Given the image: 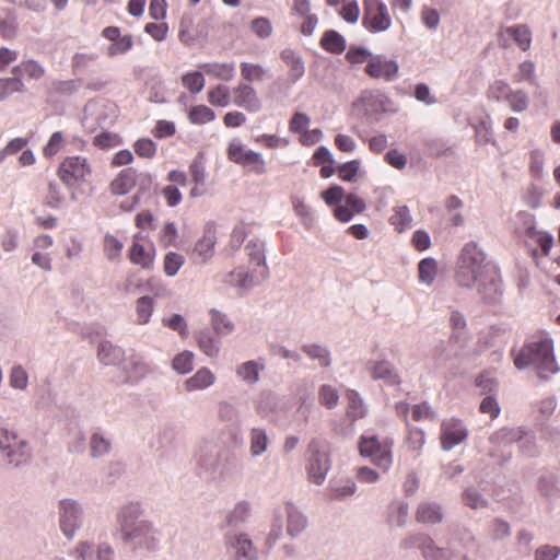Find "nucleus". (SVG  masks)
<instances>
[{"instance_id": "obj_1", "label": "nucleus", "mask_w": 560, "mask_h": 560, "mask_svg": "<svg viewBox=\"0 0 560 560\" xmlns=\"http://www.w3.org/2000/svg\"><path fill=\"white\" fill-rule=\"evenodd\" d=\"M512 354L517 370L533 368L537 376L545 382L560 370L551 338L546 337L537 341L525 342L517 352L513 350Z\"/></svg>"}, {"instance_id": "obj_2", "label": "nucleus", "mask_w": 560, "mask_h": 560, "mask_svg": "<svg viewBox=\"0 0 560 560\" xmlns=\"http://www.w3.org/2000/svg\"><path fill=\"white\" fill-rule=\"evenodd\" d=\"M495 266L487 261L483 249L474 241L466 243L456 261L455 282L458 287L472 289Z\"/></svg>"}, {"instance_id": "obj_3", "label": "nucleus", "mask_w": 560, "mask_h": 560, "mask_svg": "<svg viewBox=\"0 0 560 560\" xmlns=\"http://www.w3.org/2000/svg\"><path fill=\"white\" fill-rule=\"evenodd\" d=\"M117 118V106L104 98H97L89 102L84 107V115L82 118V125L90 131H96V128H101V132L97 133L93 140H115L109 133L105 132V129L112 125Z\"/></svg>"}, {"instance_id": "obj_4", "label": "nucleus", "mask_w": 560, "mask_h": 560, "mask_svg": "<svg viewBox=\"0 0 560 560\" xmlns=\"http://www.w3.org/2000/svg\"><path fill=\"white\" fill-rule=\"evenodd\" d=\"M306 471L311 482L320 486L331 469V455L326 440L311 439L307 445Z\"/></svg>"}, {"instance_id": "obj_5", "label": "nucleus", "mask_w": 560, "mask_h": 560, "mask_svg": "<svg viewBox=\"0 0 560 560\" xmlns=\"http://www.w3.org/2000/svg\"><path fill=\"white\" fill-rule=\"evenodd\" d=\"M397 110L392 98L381 91L365 90L353 103V113L369 121H377L383 114H393Z\"/></svg>"}, {"instance_id": "obj_6", "label": "nucleus", "mask_w": 560, "mask_h": 560, "mask_svg": "<svg viewBox=\"0 0 560 560\" xmlns=\"http://www.w3.org/2000/svg\"><path fill=\"white\" fill-rule=\"evenodd\" d=\"M31 448L25 440L0 427V464L5 467H20L28 463Z\"/></svg>"}, {"instance_id": "obj_7", "label": "nucleus", "mask_w": 560, "mask_h": 560, "mask_svg": "<svg viewBox=\"0 0 560 560\" xmlns=\"http://www.w3.org/2000/svg\"><path fill=\"white\" fill-rule=\"evenodd\" d=\"M359 451L362 457H369L383 471H388L393 465V441H380L374 434H362L359 439Z\"/></svg>"}, {"instance_id": "obj_8", "label": "nucleus", "mask_w": 560, "mask_h": 560, "mask_svg": "<svg viewBox=\"0 0 560 560\" xmlns=\"http://www.w3.org/2000/svg\"><path fill=\"white\" fill-rule=\"evenodd\" d=\"M362 25L373 34L386 32L392 26L386 3L382 0H363Z\"/></svg>"}, {"instance_id": "obj_9", "label": "nucleus", "mask_w": 560, "mask_h": 560, "mask_svg": "<svg viewBox=\"0 0 560 560\" xmlns=\"http://www.w3.org/2000/svg\"><path fill=\"white\" fill-rule=\"evenodd\" d=\"M91 170L85 159L69 156L58 167V177L69 188L73 189L86 180Z\"/></svg>"}, {"instance_id": "obj_10", "label": "nucleus", "mask_w": 560, "mask_h": 560, "mask_svg": "<svg viewBox=\"0 0 560 560\" xmlns=\"http://www.w3.org/2000/svg\"><path fill=\"white\" fill-rule=\"evenodd\" d=\"M224 545L232 560L258 559V550L246 534L228 530L224 535Z\"/></svg>"}, {"instance_id": "obj_11", "label": "nucleus", "mask_w": 560, "mask_h": 560, "mask_svg": "<svg viewBox=\"0 0 560 560\" xmlns=\"http://www.w3.org/2000/svg\"><path fill=\"white\" fill-rule=\"evenodd\" d=\"M83 523V510L80 503L72 499L59 502V525L63 535L71 539Z\"/></svg>"}, {"instance_id": "obj_12", "label": "nucleus", "mask_w": 560, "mask_h": 560, "mask_svg": "<svg viewBox=\"0 0 560 560\" xmlns=\"http://www.w3.org/2000/svg\"><path fill=\"white\" fill-rule=\"evenodd\" d=\"M125 544L131 545L133 548H144L154 550L158 548L159 540L151 522H141L133 526L127 533L121 535Z\"/></svg>"}, {"instance_id": "obj_13", "label": "nucleus", "mask_w": 560, "mask_h": 560, "mask_svg": "<svg viewBox=\"0 0 560 560\" xmlns=\"http://www.w3.org/2000/svg\"><path fill=\"white\" fill-rule=\"evenodd\" d=\"M478 294L489 305L499 304L503 298V283L499 268L490 269L483 279L477 281Z\"/></svg>"}, {"instance_id": "obj_14", "label": "nucleus", "mask_w": 560, "mask_h": 560, "mask_svg": "<svg viewBox=\"0 0 560 560\" xmlns=\"http://www.w3.org/2000/svg\"><path fill=\"white\" fill-rule=\"evenodd\" d=\"M229 159L257 175L266 172V165L261 155L253 150H245L241 143L231 142Z\"/></svg>"}, {"instance_id": "obj_15", "label": "nucleus", "mask_w": 560, "mask_h": 560, "mask_svg": "<svg viewBox=\"0 0 560 560\" xmlns=\"http://www.w3.org/2000/svg\"><path fill=\"white\" fill-rule=\"evenodd\" d=\"M468 438V429L462 420L452 418L444 420L441 425V446L448 452Z\"/></svg>"}, {"instance_id": "obj_16", "label": "nucleus", "mask_w": 560, "mask_h": 560, "mask_svg": "<svg viewBox=\"0 0 560 560\" xmlns=\"http://www.w3.org/2000/svg\"><path fill=\"white\" fill-rule=\"evenodd\" d=\"M398 70V63L383 55L371 57L365 67V72L370 77L375 79H385L386 81H394L397 78Z\"/></svg>"}, {"instance_id": "obj_17", "label": "nucleus", "mask_w": 560, "mask_h": 560, "mask_svg": "<svg viewBox=\"0 0 560 560\" xmlns=\"http://www.w3.org/2000/svg\"><path fill=\"white\" fill-rule=\"evenodd\" d=\"M102 36L112 44L107 48V56L115 57L127 54L133 46L131 35H121L120 28L117 26H107L102 31Z\"/></svg>"}, {"instance_id": "obj_18", "label": "nucleus", "mask_w": 560, "mask_h": 560, "mask_svg": "<svg viewBox=\"0 0 560 560\" xmlns=\"http://www.w3.org/2000/svg\"><path fill=\"white\" fill-rule=\"evenodd\" d=\"M217 243V229L214 222H208L203 229V235L195 244L192 255L200 258V262H207L214 254Z\"/></svg>"}, {"instance_id": "obj_19", "label": "nucleus", "mask_w": 560, "mask_h": 560, "mask_svg": "<svg viewBox=\"0 0 560 560\" xmlns=\"http://www.w3.org/2000/svg\"><path fill=\"white\" fill-rule=\"evenodd\" d=\"M234 104L248 112L257 113L261 108V102L258 98L256 90L245 82H240L234 89Z\"/></svg>"}, {"instance_id": "obj_20", "label": "nucleus", "mask_w": 560, "mask_h": 560, "mask_svg": "<svg viewBox=\"0 0 560 560\" xmlns=\"http://www.w3.org/2000/svg\"><path fill=\"white\" fill-rule=\"evenodd\" d=\"M143 510L139 503L131 502L122 506L117 514V524L120 535L127 533L139 523L145 522L147 520L141 518Z\"/></svg>"}, {"instance_id": "obj_21", "label": "nucleus", "mask_w": 560, "mask_h": 560, "mask_svg": "<svg viewBox=\"0 0 560 560\" xmlns=\"http://www.w3.org/2000/svg\"><path fill=\"white\" fill-rule=\"evenodd\" d=\"M250 268L260 271L258 277L268 278L269 267L265 255V243L260 240H250L246 245Z\"/></svg>"}, {"instance_id": "obj_22", "label": "nucleus", "mask_w": 560, "mask_h": 560, "mask_svg": "<svg viewBox=\"0 0 560 560\" xmlns=\"http://www.w3.org/2000/svg\"><path fill=\"white\" fill-rule=\"evenodd\" d=\"M369 370L373 380L383 381L388 386H396L401 383L393 364L387 360L371 361Z\"/></svg>"}, {"instance_id": "obj_23", "label": "nucleus", "mask_w": 560, "mask_h": 560, "mask_svg": "<svg viewBox=\"0 0 560 560\" xmlns=\"http://www.w3.org/2000/svg\"><path fill=\"white\" fill-rule=\"evenodd\" d=\"M287 534L298 538L308 526L307 517L293 503L285 504Z\"/></svg>"}, {"instance_id": "obj_24", "label": "nucleus", "mask_w": 560, "mask_h": 560, "mask_svg": "<svg viewBox=\"0 0 560 560\" xmlns=\"http://www.w3.org/2000/svg\"><path fill=\"white\" fill-rule=\"evenodd\" d=\"M97 359L104 365H118L125 360V350L109 340H102L97 347Z\"/></svg>"}, {"instance_id": "obj_25", "label": "nucleus", "mask_w": 560, "mask_h": 560, "mask_svg": "<svg viewBox=\"0 0 560 560\" xmlns=\"http://www.w3.org/2000/svg\"><path fill=\"white\" fill-rule=\"evenodd\" d=\"M416 520L423 524H439L443 521L442 508L436 502H421L418 505Z\"/></svg>"}, {"instance_id": "obj_26", "label": "nucleus", "mask_w": 560, "mask_h": 560, "mask_svg": "<svg viewBox=\"0 0 560 560\" xmlns=\"http://www.w3.org/2000/svg\"><path fill=\"white\" fill-rule=\"evenodd\" d=\"M526 434L525 427H503L498 431L493 432L490 436V442L495 445H510L513 443H518V440H522Z\"/></svg>"}, {"instance_id": "obj_27", "label": "nucleus", "mask_w": 560, "mask_h": 560, "mask_svg": "<svg viewBox=\"0 0 560 560\" xmlns=\"http://www.w3.org/2000/svg\"><path fill=\"white\" fill-rule=\"evenodd\" d=\"M214 382L215 375L208 368H201L184 382V387L187 392L203 390Z\"/></svg>"}, {"instance_id": "obj_28", "label": "nucleus", "mask_w": 560, "mask_h": 560, "mask_svg": "<svg viewBox=\"0 0 560 560\" xmlns=\"http://www.w3.org/2000/svg\"><path fill=\"white\" fill-rule=\"evenodd\" d=\"M137 183V173L133 168L128 167L118 174L110 183V190L114 195L122 196L128 194Z\"/></svg>"}, {"instance_id": "obj_29", "label": "nucleus", "mask_w": 560, "mask_h": 560, "mask_svg": "<svg viewBox=\"0 0 560 560\" xmlns=\"http://www.w3.org/2000/svg\"><path fill=\"white\" fill-rule=\"evenodd\" d=\"M346 397L348 399L347 417L351 422L364 418L368 413V407L360 394L354 389H348Z\"/></svg>"}, {"instance_id": "obj_30", "label": "nucleus", "mask_w": 560, "mask_h": 560, "mask_svg": "<svg viewBox=\"0 0 560 560\" xmlns=\"http://www.w3.org/2000/svg\"><path fill=\"white\" fill-rule=\"evenodd\" d=\"M504 32L514 39L522 51H527L530 48L533 33L527 24L511 25Z\"/></svg>"}, {"instance_id": "obj_31", "label": "nucleus", "mask_w": 560, "mask_h": 560, "mask_svg": "<svg viewBox=\"0 0 560 560\" xmlns=\"http://www.w3.org/2000/svg\"><path fill=\"white\" fill-rule=\"evenodd\" d=\"M19 22L15 13L9 9L0 10V34L3 39L12 40L18 36Z\"/></svg>"}, {"instance_id": "obj_32", "label": "nucleus", "mask_w": 560, "mask_h": 560, "mask_svg": "<svg viewBox=\"0 0 560 560\" xmlns=\"http://www.w3.org/2000/svg\"><path fill=\"white\" fill-rule=\"evenodd\" d=\"M281 58L289 67V77L291 81L295 83L303 77L305 72L304 63L301 57L294 50L285 48L281 52Z\"/></svg>"}, {"instance_id": "obj_33", "label": "nucleus", "mask_w": 560, "mask_h": 560, "mask_svg": "<svg viewBox=\"0 0 560 560\" xmlns=\"http://www.w3.org/2000/svg\"><path fill=\"white\" fill-rule=\"evenodd\" d=\"M206 74L222 81H231L235 75V65L233 62L218 63L207 62L199 66Z\"/></svg>"}, {"instance_id": "obj_34", "label": "nucleus", "mask_w": 560, "mask_h": 560, "mask_svg": "<svg viewBox=\"0 0 560 560\" xmlns=\"http://www.w3.org/2000/svg\"><path fill=\"white\" fill-rule=\"evenodd\" d=\"M265 369V364L249 360L236 368V375L247 385H255L259 381V374Z\"/></svg>"}, {"instance_id": "obj_35", "label": "nucleus", "mask_w": 560, "mask_h": 560, "mask_svg": "<svg viewBox=\"0 0 560 560\" xmlns=\"http://www.w3.org/2000/svg\"><path fill=\"white\" fill-rule=\"evenodd\" d=\"M260 275L259 270H256L254 268H250L248 271H232L230 272L231 281H234L236 285H238L242 289H250L256 285H259L261 282H264L267 278H260L258 277Z\"/></svg>"}, {"instance_id": "obj_36", "label": "nucleus", "mask_w": 560, "mask_h": 560, "mask_svg": "<svg viewBox=\"0 0 560 560\" xmlns=\"http://www.w3.org/2000/svg\"><path fill=\"white\" fill-rule=\"evenodd\" d=\"M45 68L34 59L21 61L18 66L12 68V73L20 78L25 75L32 80H39L45 75Z\"/></svg>"}, {"instance_id": "obj_37", "label": "nucleus", "mask_w": 560, "mask_h": 560, "mask_svg": "<svg viewBox=\"0 0 560 560\" xmlns=\"http://www.w3.org/2000/svg\"><path fill=\"white\" fill-rule=\"evenodd\" d=\"M421 553L424 560H452L454 557L450 548L439 547L429 535Z\"/></svg>"}, {"instance_id": "obj_38", "label": "nucleus", "mask_w": 560, "mask_h": 560, "mask_svg": "<svg viewBox=\"0 0 560 560\" xmlns=\"http://www.w3.org/2000/svg\"><path fill=\"white\" fill-rule=\"evenodd\" d=\"M320 46L330 54L339 55L345 51L347 43L345 37L337 31H326L320 39Z\"/></svg>"}, {"instance_id": "obj_39", "label": "nucleus", "mask_w": 560, "mask_h": 560, "mask_svg": "<svg viewBox=\"0 0 560 560\" xmlns=\"http://www.w3.org/2000/svg\"><path fill=\"white\" fill-rule=\"evenodd\" d=\"M269 439L262 428H253L249 432V452L253 457L261 456L268 448Z\"/></svg>"}, {"instance_id": "obj_40", "label": "nucleus", "mask_w": 560, "mask_h": 560, "mask_svg": "<svg viewBox=\"0 0 560 560\" xmlns=\"http://www.w3.org/2000/svg\"><path fill=\"white\" fill-rule=\"evenodd\" d=\"M302 351L312 360H317L322 368L331 365V354L326 346L319 343H306L302 346Z\"/></svg>"}, {"instance_id": "obj_41", "label": "nucleus", "mask_w": 560, "mask_h": 560, "mask_svg": "<svg viewBox=\"0 0 560 560\" xmlns=\"http://www.w3.org/2000/svg\"><path fill=\"white\" fill-rule=\"evenodd\" d=\"M394 213L389 218V223L395 226V230L398 232H402L409 228H411L412 224V217L410 213V209L402 205V206H396L393 209Z\"/></svg>"}, {"instance_id": "obj_42", "label": "nucleus", "mask_w": 560, "mask_h": 560, "mask_svg": "<svg viewBox=\"0 0 560 560\" xmlns=\"http://www.w3.org/2000/svg\"><path fill=\"white\" fill-rule=\"evenodd\" d=\"M514 83L528 82L529 84H536V66L532 60H525L517 66L516 71L512 75Z\"/></svg>"}, {"instance_id": "obj_43", "label": "nucleus", "mask_w": 560, "mask_h": 560, "mask_svg": "<svg viewBox=\"0 0 560 560\" xmlns=\"http://www.w3.org/2000/svg\"><path fill=\"white\" fill-rule=\"evenodd\" d=\"M462 501L464 505L472 510L486 509L489 506V501L475 487H468L463 491Z\"/></svg>"}, {"instance_id": "obj_44", "label": "nucleus", "mask_w": 560, "mask_h": 560, "mask_svg": "<svg viewBox=\"0 0 560 560\" xmlns=\"http://www.w3.org/2000/svg\"><path fill=\"white\" fill-rule=\"evenodd\" d=\"M91 457L97 458L107 455L112 450V442L100 432H94L90 438Z\"/></svg>"}, {"instance_id": "obj_45", "label": "nucleus", "mask_w": 560, "mask_h": 560, "mask_svg": "<svg viewBox=\"0 0 560 560\" xmlns=\"http://www.w3.org/2000/svg\"><path fill=\"white\" fill-rule=\"evenodd\" d=\"M197 341L200 350L208 357H217L220 351V340L208 330H201L198 334Z\"/></svg>"}, {"instance_id": "obj_46", "label": "nucleus", "mask_w": 560, "mask_h": 560, "mask_svg": "<svg viewBox=\"0 0 560 560\" xmlns=\"http://www.w3.org/2000/svg\"><path fill=\"white\" fill-rule=\"evenodd\" d=\"M512 90L513 89L505 80L499 79L489 85L487 96L490 101L498 103L506 102Z\"/></svg>"}, {"instance_id": "obj_47", "label": "nucleus", "mask_w": 560, "mask_h": 560, "mask_svg": "<svg viewBox=\"0 0 560 560\" xmlns=\"http://www.w3.org/2000/svg\"><path fill=\"white\" fill-rule=\"evenodd\" d=\"M419 280L428 285L432 284L438 273V262L434 258H423L418 265Z\"/></svg>"}, {"instance_id": "obj_48", "label": "nucleus", "mask_w": 560, "mask_h": 560, "mask_svg": "<svg viewBox=\"0 0 560 560\" xmlns=\"http://www.w3.org/2000/svg\"><path fill=\"white\" fill-rule=\"evenodd\" d=\"M129 377L136 381L144 378L152 372V368L140 355H131L128 360Z\"/></svg>"}, {"instance_id": "obj_49", "label": "nucleus", "mask_w": 560, "mask_h": 560, "mask_svg": "<svg viewBox=\"0 0 560 560\" xmlns=\"http://www.w3.org/2000/svg\"><path fill=\"white\" fill-rule=\"evenodd\" d=\"M250 513V505L246 501L238 502L226 516V524L231 527H237L247 521Z\"/></svg>"}, {"instance_id": "obj_50", "label": "nucleus", "mask_w": 560, "mask_h": 560, "mask_svg": "<svg viewBox=\"0 0 560 560\" xmlns=\"http://www.w3.org/2000/svg\"><path fill=\"white\" fill-rule=\"evenodd\" d=\"M154 298L144 295L137 300L136 312L137 323L139 325H145L150 322L153 313Z\"/></svg>"}, {"instance_id": "obj_51", "label": "nucleus", "mask_w": 560, "mask_h": 560, "mask_svg": "<svg viewBox=\"0 0 560 560\" xmlns=\"http://www.w3.org/2000/svg\"><path fill=\"white\" fill-rule=\"evenodd\" d=\"M25 85L19 75L0 79V100H5L15 92H24Z\"/></svg>"}, {"instance_id": "obj_52", "label": "nucleus", "mask_w": 560, "mask_h": 560, "mask_svg": "<svg viewBox=\"0 0 560 560\" xmlns=\"http://www.w3.org/2000/svg\"><path fill=\"white\" fill-rule=\"evenodd\" d=\"M66 200V196L61 189V186L56 180H50L48 183L47 195L45 198V203L49 208L58 209L60 208Z\"/></svg>"}, {"instance_id": "obj_53", "label": "nucleus", "mask_w": 560, "mask_h": 560, "mask_svg": "<svg viewBox=\"0 0 560 560\" xmlns=\"http://www.w3.org/2000/svg\"><path fill=\"white\" fill-rule=\"evenodd\" d=\"M182 84L191 94L200 93L206 84L203 73L200 71L187 72L182 77Z\"/></svg>"}, {"instance_id": "obj_54", "label": "nucleus", "mask_w": 560, "mask_h": 560, "mask_svg": "<svg viewBox=\"0 0 560 560\" xmlns=\"http://www.w3.org/2000/svg\"><path fill=\"white\" fill-rule=\"evenodd\" d=\"M218 415L222 421H224L231 425H235V427L241 425L240 410L231 402H228V401L220 402L219 408H218Z\"/></svg>"}, {"instance_id": "obj_55", "label": "nucleus", "mask_w": 560, "mask_h": 560, "mask_svg": "<svg viewBox=\"0 0 560 560\" xmlns=\"http://www.w3.org/2000/svg\"><path fill=\"white\" fill-rule=\"evenodd\" d=\"M211 324L218 335H229L234 330V324L228 316L217 310H211Z\"/></svg>"}, {"instance_id": "obj_56", "label": "nucleus", "mask_w": 560, "mask_h": 560, "mask_svg": "<svg viewBox=\"0 0 560 560\" xmlns=\"http://www.w3.org/2000/svg\"><path fill=\"white\" fill-rule=\"evenodd\" d=\"M506 103L514 113H523L529 106V97L524 90H512Z\"/></svg>"}, {"instance_id": "obj_57", "label": "nucleus", "mask_w": 560, "mask_h": 560, "mask_svg": "<svg viewBox=\"0 0 560 560\" xmlns=\"http://www.w3.org/2000/svg\"><path fill=\"white\" fill-rule=\"evenodd\" d=\"M318 401L327 409H334L339 402V393L331 385L324 384L318 390Z\"/></svg>"}, {"instance_id": "obj_58", "label": "nucleus", "mask_w": 560, "mask_h": 560, "mask_svg": "<svg viewBox=\"0 0 560 560\" xmlns=\"http://www.w3.org/2000/svg\"><path fill=\"white\" fill-rule=\"evenodd\" d=\"M136 186L137 192L133 196L139 201H141V199L144 197H150L155 190L154 179L149 174L137 175Z\"/></svg>"}, {"instance_id": "obj_59", "label": "nucleus", "mask_w": 560, "mask_h": 560, "mask_svg": "<svg viewBox=\"0 0 560 560\" xmlns=\"http://www.w3.org/2000/svg\"><path fill=\"white\" fill-rule=\"evenodd\" d=\"M283 534V521L282 513L279 511H275L273 522L270 528V532L266 538V546L268 549H271L276 546L278 540L282 537Z\"/></svg>"}, {"instance_id": "obj_60", "label": "nucleus", "mask_w": 560, "mask_h": 560, "mask_svg": "<svg viewBox=\"0 0 560 560\" xmlns=\"http://www.w3.org/2000/svg\"><path fill=\"white\" fill-rule=\"evenodd\" d=\"M488 534L494 541L502 540L510 537L511 526L502 518H494L489 525Z\"/></svg>"}, {"instance_id": "obj_61", "label": "nucleus", "mask_w": 560, "mask_h": 560, "mask_svg": "<svg viewBox=\"0 0 560 560\" xmlns=\"http://www.w3.org/2000/svg\"><path fill=\"white\" fill-rule=\"evenodd\" d=\"M172 368L179 374H187L194 369V353L184 351L175 355L172 361Z\"/></svg>"}, {"instance_id": "obj_62", "label": "nucleus", "mask_w": 560, "mask_h": 560, "mask_svg": "<svg viewBox=\"0 0 560 560\" xmlns=\"http://www.w3.org/2000/svg\"><path fill=\"white\" fill-rule=\"evenodd\" d=\"M208 101L212 105L228 106L230 104V89L224 84L217 85V88L209 90Z\"/></svg>"}, {"instance_id": "obj_63", "label": "nucleus", "mask_w": 560, "mask_h": 560, "mask_svg": "<svg viewBox=\"0 0 560 560\" xmlns=\"http://www.w3.org/2000/svg\"><path fill=\"white\" fill-rule=\"evenodd\" d=\"M189 173L196 185H205L207 179L203 154L198 153L189 166Z\"/></svg>"}, {"instance_id": "obj_64", "label": "nucleus", "mask_w": 560, "mask_h": 560, "mask_svg": "<svg viewBox=\"0 0 560 560\" xmlns=\"http://www.w3.org/2000/svg\"><path fill=\"white\" fill-rule=\"evenodd\" d=\"M124 244L116 236L107 233L104 236V253L109 260L120 257Z\"/></svg>"}]
</instances>
